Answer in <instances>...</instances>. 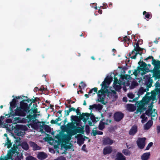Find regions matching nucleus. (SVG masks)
<instances>
[{"label": "nucleus", "mask_w": 160, "mask_h": 160, "mask_svg": "<svg viewBox=\"0 0 160 160\" xmlns=\"http://www.w3.org/2000/svg\"><path fill=\"white\" fill-rule=\"evenodd\" d=\"M143 14L145 16L146 18L149 19L150 18V15L149 12L144 11L143 12Z\"/></svg>", "instance_id": "nucleus-47"}, {"label": "nucleus", "mask_w": 160, "mask_h": 160, "mask_svg": "<svg viewBox=\"0 0 160 160\" xmlns=\"http://www.w3.org/2000/svg\"><path fill=\"white\" fill-rule=\"evenodd\" d=\"M45 130L46 131L49 132L50 131V128L48 126L46 125L45 127Z\"/></svg>", "instance_id": "nucleus-63"}, {"label": "nucleus", "mask_w": 160, "mask_h": 160, "mask_svg": "<svg viewBox=\"0 0 160 160\" xmlns=\"http://www.w3.org/2000/svg\"><path fill=\"white\" fill-rule=\"evenodd\" d=\"M75 125L74 123L69 122L67 124L66 129L71 136L76 135L78 133L83 134L84 132V128L83 127L81 128Z\"/></svg>", "instance_id": "nucleus-1"}, {"label": "nucleus", "mask_w": 160, "mask_h": 160, "mask_svg": "<svg viewBox=\"0 0 160 160\" xmlns=\"http://www.w3.org/2000/svg\"><path fill=\"white\" fill-rule=\"evenodd\" d=\"M149 97L150 99H151L150 100H152V101H154L157 99L156 96L151 95V96H149Z\"/></svg>", "instance_id": "nucleus-58"}, {"label": "nucleus", "mask_w": 160, "mask_h": 160, "mask_svg": "<svg viewBox=\"0 0 160 160\" xmlns=\"http://www.w3.org/2000/svg\"><path fill=\"white\" fill-rule=\"evenodd\" d=\"M150 99L149 96H146L142 98V101L146 105L149 102Z\"/></svg>", "instance_id": "nucleus-34"}, {"label": "nucleus", "mask_w": 160, "mask_h": 160, "mask_svg": "<svg viewBox=\"0 0 160 160\" xmlns=\"http://www.w3.org/2000/svg\"><path fill=\"white\" fill-rule=\"evenodd\" d=\"M102 142L104 145H111L113 143V141L109 137L107 136L103 137Z\"/></svg>", "instance_id": "nucleus-12"}, {"label": "nucleus", "mask_w": 160, "mask_h": 160, "mask_svg": "<svg viewBox=\"0 0 160 160\" xmlns=\"http://www.w3.org/2000/svg\"><path fill=\"white\" fill-rule=\"evenodd\" d=\"M22 148L25 150H27L29 149V146L28 144L26 142H22L20 145Z\"/></svg>", "instance_id": "nucleus-29"}, {"label": "nucleus", "mask_w": 160, "mask_h": 160, "mask_svg": "<svg viewBox=\"0 0 160 160\" xmlns=\"http://www.w3.org/2000/svg\"><path fill=\"white\" fill-rule=\"evenodd\" d=\"M140 41V40H138L136 45L134 44L133 45L134 50H135V51H138L139 50H141L142 49V48H141L139 46V43L138 42Z\"/></svg>", "instance_id": "nucleus-30"}, {"label": "nucleus", "mask_w": 160, "mask_h": 160, "mask_svg": "<svg viewBox=\"0 0 160 160\" xmlns=\"http://www.w3.org/2000/svg\"><path fill=\"white\" fill-rule=\"evenodd\" d=\"M126 157L121 152H118L116 154L115 160H126Z\"/></svg>", "instance_id": "nucleus-21"}, {"label": "nucleus", "mask_w": 160, "mask_h": 160, "mask_svg": "<svg viewBox=\"0 0 160 160\" xmlns=\"http://www.w3.org/2000/svg\"><path fill=\"white\" fill-rule=\"evenodd\" d=\"M120 78L122 80L125 79L127 81H128L131 78V76L128 74L121 75Z\"/></svg>", "instance_id": "nucleus-32"}, {"label": "nucleus", "mask_w": 160, "mask_h": 160, "mask_svg": "<svg viewBox=\"0 0 160 160\" xmlns=\"http://www.w3.org/2000/svg\"><path fill=\"white\" fill-rule=\"evenodd\" d=\"M128 96L130 98L132 99L134 97V95L132 93H130L128 94Z\"/></svg>", "instance_id": "nucleus-60"}, {"label": "nucleus", "mask_w": 160, "mask_h": 160, "mask_svg": "<svg viewBox=\"0 0 160 160\" xmlns=\"http://www.w3.org/2000/svg\"><path fill=\"white\" fill-rule=\"evenodd\" d=\"M152 59V64L154 66L153 70H151V71H160V61L158 60H155L152 56H149L145 58V60L147 61L149 59Z\"/></svg>", "instance_id": "nucleus-3"}, {"label": "nucleus", "mask_w": 160, "mask_h": 160, "mask_svg": "<svg viewBox=\"0 0 160 160\" xmlns=\"http://www.w3.org/2000/svg\"><path fill=\"white\" fill-rule=\"evenodd\" d=\"M25 100L26 99H24L20 102L19 107H20L21 108L24 110V111H26L27 113H29L30 112V106H29V104L28 105L27 102H26Z\"/></svg>", "instance_id": "nucleus-5"}, {"label": "nucleus", "mask_w": 160, "mask_h": 160, "mask_svg": "<svg viewBox=\"0 0 160 160\" xmlns=\"http://www.w3.org/2000/svg\"><path fill=\"white\" fill-rule=\"evenodd\" d=\"M122 152L125 156H130L131 152V151L128 149H124L122 150Z\"/></svg>", "instance_id": "nucleus-37"}, {"label": "nucleus", "mask_w": 160, "mask_h": 160, "mask_svg": "<svg viewBox=\"0 0 160 160\" xmlns=\"http://www.w3.org/2000/svg\"><path fill=\"white\" fill-rule=\"evenodd\" d=\"M26 113L27 112L26 111H24V110L21 108L20 107H17L14 112H10L8 117H14L15 115L18 116L25 117L26 115Z\"/></svg>", "instance_id": "nucleus-4"}, {"label": "nucleus", "mask_w": 160, "mask_h": 160, "mask_svg": "<svg viewBox=\"0 0 160 160\" xmlns=\"http://www.w3.org/2000/svg\"><path fill=\"white\" fill-rule=\"evenodd\" d=\"M153 113L152 109L151 108H149L146 110L145 114L148 117H151Z\"/></svg>", "instance_id": "nucleus-36"}, {"label": "nucleus", "mask_w": 160, "mask_h": 160, "mask_svg": "<svg viewBox=\"0 0 160 160\" xmlns=\"http://www.w3.org/2000/svg\"><path fill=\"white\" fill-rule=\"evenodd\" d=\"M146 138H138L137 141V143L138 148L140 149H143L145 145Z\"/></svg>", "instance_id": "nucleus-9"}, {"label": "nucleus", "mask_w": 160, "mask_h": 160, "mask_svg": "<svg viewBox=\"0 0 160 160\" xmlns=\"http://www.w3.org/2000/svg\"><path fill=\"white\" fill-rule=\"evenodd\" d=\"M112 79L113 78L112 77L107 76L105 78L104 80L102 82L101 84V86H102L101 89H104V90L105 88L107 87L106 84L108 85H109L112 81Z\"/></svg>", "instance_id": "nucleus-8"}, {"label": "nucleus", "mask_w": 160, "mask_h": 160, "mask_svg": "<svg viewBox=\"0 0 160 160\" xmlns=\"http://www.w3.org/2000/svg\"><path fill=\"white\" fill-rule=\"evenodd\" d=\"M158 93H160V89L158 88H155L154 90L152 91L151 92V95L153 96H156Z\"/></svg>", "instance_id": "nucleus-31"}, {"label": "nucleus", "mask_w": 160, "mask_h": 160, "mask_svg": "<svg viewBox=\"0 0 160 160\" xmlns=\"http://www.w3.org/2000/svg\"><path fill=\"white\" fill-rule=\"evenodd\" d=\"M142 59V57H141L140 61L138 63L139 66L138 67L137 69L134 70L133 74H132L131 75L134 74L135 76H137L140 71H143L144 73H146L149 72H151V70H150L149 68L147 67V64L146 63L143 62V61H141Z\"/></svg>", "instance_id": "nucleus-2"}, {"label": "nucleus", "mask_w": 160, "mask_h": 160, "mask_svg": "<svg viewBox=\"0 0 160 160\" xmlns=\"http://www.w3.org/2000/svg\"><path fill=\"white\" fill-rule=\"evenodd\" d=\"M155 114L157 115V112H156L155 113H154L153 115H152H152L151 116L152 117L151 120H153V119L154 120V119H157V117L156 116V115Z\"/></svg>", "instance_id": "nucleus-59"}, {"label": "nucleus", "mask_w": 160, "mask_h": 160, "mask_svg": "<svg viewBox=\"0 0 160 160\" xmlns=\"http://www.w3.org/2000/svg\"><path fill=\"white\" fill-rule=\"evenodd\" d=\"M68 106V107L69 108L68 110H65L64 111V117L68 116L69 114V113L70 112L72 111L75 112V108L73 107H72L70 105Z\"/></svg>", "instance_id": "nucleus-23"}, {"label": "nucleus", "mask_w": 160, "mask_h": 160, "mask_svg": "<svg viewBox=\"0 0 160 160\" xmlns=\"http://www.w3.org/2000/svg\"><path fill=\"white\" fill-rule=\"evenodd\" d=\"M138 131V127L136 125H133L130 130L128 133L131 136H134Z\"/></svg>", "instance_id": "nucleus-14"}, {"label": "nucleus", "mask_w": 160, "mask_h": 160, "mask_svg": "<svg viewBox=\"0 0 160 160\" xmlns=\"http://www.w3.org/2000/svg\"><path fill=\"white\" fill-rule=\"evenodd\" d=\"M138 85V84L137 82L134 81L132 83L131 87H132V88H133Z\"/></svg>", "instance_id": "nucleus-49"}, {"label": "nucleus", "mask_w": 160, "mask_h": 160, "mask_svg": "<svg viewBox=\"0 0 160 160\" xmlns=\"http://www.w3.org/2000/svg\"><path fill=\"white\" fill-rule=\"evenodd\" d=\"M14 138H15V142L16 143H17L18 144L17 145H15V144H14L13 145V146L14 147H16V148H18L17 146H19L20 145V140L21 138L20 137H14Z\"/></svg>", "instance_id": "nucleus-33"}, {"label": "nucleus", "mask_w": 160, "mask_h": 160, "mask_svg": "<svg viewBox=\"0 0 160 160\" xmlns=\"http://www.w3.org/2000/svg\"><path fill=\"white\" fill-rule=\"evenodd\" d=\"M97 128H94L92 130L91 132V134H92L94 136H96L97 135V131L96 130H95V129H96Z\"/></svg>", "instance_id": "nucleus-46"}, {"label": "nucleus", "mask_w": 160, "mask_h": 160, "mask_svg": "<svg viewBox=\"0 0 160 160\" xmlns=\"http://www.w3.org/2000/svg\"><path fill=\"white\" fill-rule=\"evenodd\" d=\"M127 108L131 112L134 111L136 109V108L132 104H127Z\"/></svg>", "instance_id": "nucleus-28"}, {"label": "nucleus", "mask_w": 160, "mask_h": 160, "mask_svg": "<svg viewBox=\"0 0 160 160\" xmlns=\"http://www.w3.org/2000/svg\"><path fill=\"white\" fill-rule=\"evenodd\" d=\"M98 88H94L90 90L88 92V94H90L92 93L93 91H94L95 92V93H93V94H95L96 93H97L98 92Z\"/></svg>", "instance_id": "nucleus-43"}, {"label": "nucleus", "mask_w": 160, "mask_h": 160, "mask_svg": "<svg viewBox=\"0 0 160 160\" xmlns=\"http://www.w3.org/2000/svg\"><path fill=\"white\" fill-rule=\"evenodd\" d=\"M22 97L23 98H25V99H26L25 101H26V102H27L28 103L30 102V103L29 104V106H31L32 105V103H35V100L33 98H32V99H30L28 98L27 97V96L25 97L23 96H22Z\"/></svg>", "instance_id": "nucleus-25"}, {"label": "nucleus", "mask_w": 160, "mask_h": 160, "mask_svg": "<svg viewBox=\"0 0 160 160\" xmlns=\"http://www.w3.org/2000/svg\"><path fill=\"white\" fill-rule=\"evenodd\" d=\"M102 108L103 106L100 104H98V105L96 104H94L92 105H90L89 109L90 110H92L93 108H95L96 109H98L99 110H101L102 109Z\"/></svg>", "instance_id": "nucleus-19"}, {"label": "nucleus", "mask_w": 160, "mask_h": 160, "mask_svg": "<svg viewBox=\"0 0 160 160\" xmlns=\"http://www.w3.org/2000/svg\"><path fill=\"white\" fill-rule=\"evenodd\" d=\"M145 106H144L143 107H142V108H141L140 109L139 111L136 112V114H138L139 112H140V113L142 112V110H145L146 109V108L145 107Z\"/></svg>", "instance_id": "nucleus-55"}, {"label": "nucleus", "mask_w": 160, "mask_h": 160, "mask_svg": "<svg viewBox=\"0 0 160 160\" xmlns=\"http://www.w3.org/2000/svg\"><path fill=\"white\" fill-rule=\"evenodd\" d=\"M82 117L81 115L78 116L72 115L71 116V120L72 121L71 122H73L75 123V125L76 124L77 126H79V122L82 120L81 118H82Z\"/></svg>", "instance_id": "nucleus-10"}, {"label": "nucleus", "mask_w": 160, "mask_h": 160, "mask_svg": "<svg viewBox=\"0 0 160 160\" xmlns=\"http://www.w3.org/2000/svg\"><path fill=\"white\" fill-rule=\"evenodd\" d=\"M129 38V36H125L123 38V41L124 42H130V40Z\"/></svg>", "instance_id": "nucleus-51"}, {"label": "nucleus", "mask_w": 160, "mask_h": 160, "mask_svg": "<svg viewBox=\"0 0 160 160\" xmlns=\"http://www.w3.org/2000/svg\"><path fill=\"white\" fill-rule=\"evenodd\" d=\"M62 117V115H61L60 116L57 118L55 120H52L50 122L52 124H57L58 121H61V119L60 118Z\"/></svg>", "instance_id": "nucleus-39"}, {"label": "nucleus", "mask_w": 160, "mask_h": 160, "mask_svg": "<svg viewBox=\"0 0 160 160\" xmlns=\"http://www.w3.org/2000/svg\"><path fill=\"white\" fill-rule=\"evenodd\" d=\"M25 126L21 125H16L15 127V132L17 133V135L18 136L23 135V132L21 131H24L26 128Z\"/></svg>", "instance_id": "nucleus-6"}, {"label": "nucleus", "mask_w": 160, "mask_h": 160, "mask_svg": "<svg viewBox=\"0 0 160 160\" xmlns=\"http://www.w3.org/2000/svg\"><path fill=\"white\" fill-rule=\"evenodd\" d=\"M84 139L83 138H81L78 139V142L79 144H82L84 143Z\"/></svg>", "instance_id": "nucleus-50"}, {"label": "nucleus", "mask_w": 160, "mask_h": 160, "mask_svg": "<svg viewBox=\"0 0 160 160\" xmlns=\"http://www.w3.org/2000/svg\"><path fill=\"white\" fill-rule=\"evenodd\" d=\"M16 100L15 99L13 98L12 101L10 102V107L9 108L10 112L13 113V109L16 107Z\"/></svg>", "instance_id": "nucleus-18"}, {"label": "nucleus", "mask_w": 160, "mask_h": 160, "mask_svg": "<svg viewBox=\"0 0 160 160\" xmlns=\"http://www.w3.org/2000/svg\"><path fill=\"white\" fill-rule=\"evenodd\" d=\"M153 122L152 120H150L145 124L144 126V129L148 130L152 126Z\"/></svg>", "instance_id": "nucleus-22"}, {"label": "nucleus", "mask_w": 160, "mask_h": 160, "mask_svg": "<svg viewBox=\"0 0 160 160\" xmlns=\"http://www.w3.org/2000/svg\"><path fill=\"white\" fill-rule=\"evenodd\" d=\"M105 123L102 121H100L99 126L98 128L100 130H102L105 128Z\"/></svg>", "instance_id": "nucleus-40"}, {"label": "nucleus", "mask_w": 160, "mask_h": 160, "mask_svg": "<svg viewBox=\"0 0 160 160\" xmlns=\"http://www.w3.org/2000/svg\"><path fill=\"white\" fill-rule=\"evenodd\" d=\"M90 119L92 120V122H93L96 123L97 121L96 120V118L94 116L93 114L92 113L91 114V115L90 116Z\"/></svg>", "instance_id": "nucleus-44"}, {"label": "nucleus", "mask_w": 160, "mask_h": 160, "mask_svg": "<svg viewBox=\"0 0 160 160\" xmlns=\"http://www.w3.org/2000/svg\"><path fill=\"white\" fill-rule=\"evenodd\" d=\"M4 118V117L1 116L0 117V127L5 128V124H3V122L2 121Z\"/></svg>", "instance_id": "nucleus-41"}, {"label": "nucleus", "mask_w": 160, "mask_h": 160, "mask_svg": "<svg viewBox=\"0 0 160 160\" xmlns=\"http://www.w3.org/2000/svg\"><path fill=\"white\" fill-rule=\"evenodd\" d=\"M7 142L5 143L6 145H7L8 146V148H11V146H12V144L10 140L9 139V138L8 137L7 138Z\"/></svg>", "instance_id": "nucleus-42"}, {"label": "nucleus", "mask_w": 160, "mask_h": 160, "mask_svg": "<svg viewBox=\"0 0 160 160\" xmlns=\"http://www.w3.org/2000/svg\"><path fill=\"white\" fill-rule=\"evenodd\" d=\"M124 114L121 112H116L114 114V120L116 122L120 121L124 117Z\"/></svg>", "instance_id": "nucleus-11"}, {"label": "nucleus", "mask_w": 160, "mask_h": 160, "mask_svg": "<svg viewBox=\"0 0 160 160\" xmlns=\"http://www.w3.org/2000/svg\"><path fill=\"white\" fill-rule=\"evenodd\" d=\"M91 114H89V113H82V114H81V116H82V118H81L82 120V119L83 118H85V116L86 118H85L87 119L88 120L89 118V117L90 116Z\"/></svg>", "instance_id": "nucleus-38"}, {"label": "nucleus", "mask_w": 160, "mask_h": 160, "mask_svg": "<svg viewBox=\"0 0 160 160\" xmlns=\"http://www.w3.org/2000/svg\"><path fill=\"white\" fill-rule=\"evenodd\" d=\"M153 144V143L152 142H149L148 144V146H147L145 150H149L150 149V148H151V147L152 146Z\"/></svg>", "instance_id": "nucleus-52"}, {"label": "nucleus", "mask_w": 160, "mask_h": 160, "mask_svg": "<svg viewBox=\"0 0 160 160\" xmlns=\"http://www.w3.org/2000/svg\"><path fill=\"white\" fill-rule=\"evenodd\" d=\"M109 93L110 92L109 91V90L107 89H106L105 90H104V89H101L99 90L98 92V94L100 100H98V101L102 104L105 105L106 103L105 102L104 99L103 97H102L101 94H104V93Z\"/></svg>", "instance_id": "nucleus-7"}, {"label": "nucleus", "mask_w": 160, "mask_h": 160, "mask_svg": "<svg viewBox=\"0 0 160 160\" xmlns=\"http://www.w3.org/2000/svg\"><path fill=\"white\" fill-rule=\"evenodd\" d=\"M75 112H76L77 115L80 116L81 115V113L80 112V110L79 107L78 108L76 109H75Z\"/></svg>", "instance_id": "nucleus-56"}, {"label": "nucleus", "mask_w": 160, "mask_h": 160, "mask_svg": "<svg viewBox=\"0 0 160 160\" xmlns=\"http://www.w3.org/2000/svg\"><path fill=\"white\" fill-rule=\"evenodd\" d=\"M31 113H34V114H36L38 112V109L37 108H31L30 109Z\"/></svg>", "instance_id": "nucleus-45"}, {"label": "nucleus", "mask_w": 160, "mask_h": 160, "mask_svg": "<svg viewBox=\"0 0 160 160\" xmlns=\"http://www.w3.org/2000/svg\"><path fill=\"white\" fill-rule=\"evenodd\" d=\"M9 150L13 155L16 153L17 151L16 149L15 148H12V149Z\"/></svg>", "instance_id": "nucleus-57"}, {"label": "nucleus", "mask_w": 160, "mask_h": 160, "mask_svg": "<svg viewBox=\"0 0 160 160\" xmlns=\"http://www.w3.org/2000/svg\"><path fill=\"white\" fill-rule=\"evenodd\" d=\"M142 49L141 50H138V51H136V52L137 53V54H139L141 56L142 54V51L144 50L143 48H142Z\"/></svg>", "instance_id": "nucleus-61"}, {"label": "nucleus", "mask_w": 160, "mask_h": 160, "mask_svg": "<svg viewBox=\"0 0 160 160\" xmlns=\"http://www.w3.org/2000/svg\"><path fill=\"white\" fill-rule=\"evenodd\" d=\"M86 131L87 133H89L90 132V127L88 125H86L85 126Z\"/></svg>", "instance_id": "nucleus-53"}, {"label": "nucleus", "mask_w": 160, "mask_h": 160, "mask_svg": "<svg viewBox=\"0 0 160 160\" xmlns=\"http://www.w3.org/2000/svg\"><path fill=\"white\" fill-rule=\"evenodd\" d=\"M26 160H38L36 158L32 156H29L26 157Z\"/></svg>", "instance_id": "nucleus-48"}, {"label": "nucleus", "mask_w": 160, "mask_h": 160, "mask_svg": "<svg viewBox=\"0 0 160 160\" xmlns=\"http://www.w3.org/2000/svg\"><path fill=\"white\" fill-rule=\"evenodd\" d=\"M146 91H147V89H144L143 87H141L138 92L137 94L138 97H139L141 95L143 94Z\"/></svg>", "instance_id": "nucleus-27"}, {"label": "nucleus", "mask_w": 160, "mask_h": 160, "mask_svg": "<svg viewBox=\"0 0 160 160\" xmlns=\"http://www.w3.org/2000/svg\"><path fill=\"white\" fill-rule=\"evenodd\" d=\"M23 156L22 155L20 156L17 155V156L15 158L14 160H21V158H22Z\"/></svg>", "instance_id": "nucleus-62"}, {"label": "nucleus", "mask_w": 160, "mask_h": 160, "mask_svg": "<svg viewBox=\"0 0 160 160\" xmlns=\"http://www.w3.org/2000/svg\"><path fill=\"white\" fill-rule=\"evenodd\" d=\"M29 143L30 147L32 148V150L33 151L40 150L41 148L40 147L38 146L37 144L34 142L30 141L29 142Z\"/></svg>", "instance_id": "nucleus-16"}, {"label": "nucleus", "mask_w": 160, "mask_h": 160, "mask_svg": "<svg viewBox=\"0 0 160 160\" xmlns=\"http://www.w3.org/2000/svg\"><path fill=\"white\" fill-rule=\"evenodd\" d=\"M145 105L146 104H145V103L142 100L140 101L139 102L138 101L135 104V105H137V107H138V108L136 112L139 111V109L144 106H145Z\"/></svg>", "instance_id": "nucleus-20"}, {"label": "nucleus", "mask_w": 160, "mask_h": 160, "mask_svg": "<svg viewBox=\"0 0 160 160\" xmlns=\"http://www.w3.org/2000/svg\"><path fill=\"white\" fill-rule=\"evenodd\" d=\"M112 151L111 147L109 146L105 147L103 149V154L104 155L111 153Z\"/></svg>", "instance_id": "nucleus-17"}, {"label": "nucleus", "mask_w": 160, "mask_h": 160, "mask_svg": "<svg viewBox=\"0 0 160 160\" xmlns=\"http://www.w3.org/2000/svg\"><path fill=\"white\" fill-rule=\"evenodd\" d=\"M54 160H66L65 158L63 156H61L58 157L57 158Z\"/></svg>", "instance_id": "nucleus-54"}, {"label": "nucleus", "mask_w": 160, "mask_h": 160, "mask_svg": "<svg viewBox=\"0 0 160 160\" xmlns=\"http://www.w3.org/2000/svg\"><path fill=\"white\" fill-rule=\"evenodd\" d=\"M150 155V152L145 153L142 156L141 159L142 160H148Z\"/></svg>", "instance_id": "nucleus-26"}, {"label": "nucleus", "mask_w": 160, "mask_h": 160, "mask_svg": "<svg viewBox=\"0 0 160 160\" xmlns=\"http://www.w3.org/2000/svg\"><path fill=\"white\" fill-rule=\"evenodd\" d=\"M153 73L152 77H154L155 80L158 79H160V71H151Z\"/></svg>", "instance_id": "nucleus-24"}, {"label": "nucleus", "mask_w": 160, "mask_h": 160, "mask_svg": "<svg viewBox=\"0 0 160 160\" xmlns=\"http://www.w3.org/2000/svg\"><path fill=\"white\" fill-rule=\"evenodd\" d=\"M47 90V89L44 87L43 86H42L41 88L39 89V91L41 92H43Z\"/></svg>", "instance_id": "nucleus-64"}, {"label": "nucleus", "mask_w": 160, "mask_h": 160, "mask_svg": "<svg viewBox=\"0 0 160 160\" xmlns=\"http://www.w3.org/2000/svg\"><path fill=\"white\" fill-rule=\"evenodd\" d=\"M36 116V114H34L33 115H32L30 113L27 116V118L28 119L29 122L31 121L33 119L35 118Z\"/></svg>", "instance_id": "nucleus-35"}, {"label": "nucleus", "mask_w": 160, "mask_h": 160, "mask_svg": "<svg viewBox=\"0 0 160 160\" xmlns=\"http://www.w3.org/2000/svg\"><path fill=\"white\" fill-rule=\"evenodd\" d=\"M152 77H149L145 80V84L147 87V91H149V88H151L152 86L153 82V80L152 79Z\"/></svg>", "instance_id": "nucleus-13"}, {"label": "nucleus", "mask_w": 160, "mask_h": 160, "mask_svg": "<svg viewBox=\"0 0 160 160\" xmlns=\"http://www.w3.org/2000/svg\"><path fill=\"white\" fill-rule=\"evenodd\" d=\"M48 155L47 153L43 152H39L37 154V157L40 160H43L47 158Z\"/></svg>", "instance_id": "nucleus-15"}]
</instances>
